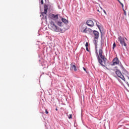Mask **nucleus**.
<instances>
[{"mask_svg":"<svg viewBox=\"0 0 129 129\" xmlns=\"http://www.w3.org/2000/svg\"><path fill=\"white\" fill-rule=\"evenodd\" d=\"M103 12L104 13L105 15H106V11H105V10H103Z\"/></svg>","mask_w":129,"mask_h":129,"instance_id":"nucleus-24","label":"nucleus"},{"mask_svg":"<svg viewBox=\"0 0 129 129\" xmlns=\"http://www.w3.org/2000/svg\"><path fill=\"white\" fill-rule=\"evenodd\" d=\"M39 3L41 4V5H43L44 1L43 0H39Z\"/></svg>","mask_w":129,"mask_h":129,"instance_id":"nucleus-14","label":"nucleus"},{"mask_svg":"<svg viewBox=\"0 0 129 129\" xmlns=\"http://www.w3.org/2000/svg\"><path fill=\"white\" fill-rule=\"evenodd\" d=\"M99 53V54H98ZM96 55L98 59L99 63L104 67L106 66V63L107 62V59L105 58V56L103 54V51H102V48L99 49L98 52H97V49H96Z\"/></svg>","mask_w":129,"mask_h":129,"instance_id":"nucleus-1","label":"nucleus"},{"mask_svg":"<svg viewBox=\"0 0 129 129\" xmlns=\"http://www.w3.org/2000/svg\"><path fill=\"white\" fill-rule=\"evenodd\" d=\"M100 31L101 32V30H100Z\"/></svg>","mask_w":129,"mask_h":129,"instance_id":"nucleus-30","label":"nucleus"},{"mask_svg":"<svg viewBox=\"0 0 129 129\" xmlns=\"http://www.w3.org/2000/svg\"><path fill=\"white\" fill-rule=\"evenodd\" d=\"M55 110H56V111H58V109H57V108H56V109H55Z\"/></svg>","mask_w":129,"mask_h":129,"instance_id":"nucleus-26","label":"nucleus"},{"mask_svg":"<svg viewBox=\"0 0 129 129\" xmlns=\"http://www.w3.org/2000/svg\"><path fill=\"white\" fill-rule=\"evenodd\" d=\"M93 33L95 39L97 40V39L99 38V32L94 30Z\"/></svg>","mask_w":129,"mask_h":129,"instance_id":"nucleus-9","label":"nucleus"},{"mask_svg":"<svg viewBox=\"0 0 129 129\" xmlns=\"http://www.w3.org/2000/svg\"><path fill=\"white\" fill-rule=\"evenodd\" d=\"M86 24L89 26V27H93V26H94V23H93V21L91 20L87 21Z\"/></svg>","mask_w":129,"mask_h":129,"instance_id":"nucleus-8","label":"nucleus"},{"mask_svg":"<svg viewBox=\"0 0 129 129\" xmlns=\"http://www.w3.org/2000/svg\"><path fill=\"white\" fill-rule=\"evenodd\" d=\"M106 69H107V70H108V68H107V67H106Z\"/></svg>","mask_w":129,"mask_h":129,"instance_id":"nucleus-28","label":"nucleus"},{"mask_svg":"<svg viewBox=\"0 0 129 129\" xmlns=\"http://www.w3.org/2000/svg\"><path fill=\"white\" fill-rule=\"evenodd\" d=\"M50 19H51V20H53V21H55V23L58 25V26H59V27H62V24H63V22H61V17L59 15H54L53 14H49V16Z\"/></svg>","mask_w":129,"mask_h":129,"instance_id":"nucleus-2","label":"nucleus"},{"mask_svg":"<svg viewBox=\"0 0 129 129\" xmlns=\"http://www.w3.org/2000/svg\"><path fill=\"white\" fill-rule=\"evenodd\" d=\"M86 50L87 52H89V49H88V47H86Z\"/></svg>","mask_w":129,"mask_h":129,"instance_id":"nucleus-16","label":"nucleus"},{"mask_svg":"<svg viewBox=\"0 0 129 129\" xmlns=\"http://www.w3.org/2000/svg\"><path fill=\"white\" fill-rule=\"evenodd\" d=\"M83 69L84 70V71H85V72H87L86 69H85V68H83Z\"/></svg>","mask_w":129,"mask_h":129,"instance_id":"nucleus-25","label":"nucleus"},{"mask_svg":"<svg viewBox=\"0 0 129 129\" xmlns=\"http://www.w3.org/2000/svg\"><path fill=\"white\" fill-rule=\"evenodd\" d=\"M45 113H46V114H48V113H49V112L47 111V109L45 110Z\"/></svg>","mask_w":129,"mask_h":129,"instance_id":"nucleus-23","label":"nucleus"},{"mask_svg":"<svg viewBox=\"0 0 129 129\" xmlns=\"http://www.w3.org/2000/svg\"><path fill=\"white\" fill-rule=\"evenodd\" d=\"M117 40L121 45L122 47H123L124 46V47L126 48V43H125V41H124V39L123 38H122L121 36H119Z\"/></svg>","mask_w":129,"mask_h":129,"instance_id":"nucleus-4","label":"nucleus"},{"mask_svg":"<svg viewBox=\"0 0 129 129\" xmlns=\"http://www.w3.org/2000/svg\"><path fill=\"white\" fill-rule=\"evenodd\" d=\"M49 28L50 30L53 31V32H59V27L56 25L55 22L53 21H51L50 22V26Z\"/></svg>","mask_w":129,"mask_h":129,"instance_id":"nucleus-3","label":"nucleus"},{"mask_svg":"<svg viewBox=\"0 0 129 129\" xmlns=\"http://www.w3.org/2000/svg\"><path fill=\"white\" fill-rule=\"evenodd\" d=\"M118 2L119 3V2H120V1L119 0Z\"/></svg>","mask_w":129,"mask_h":129,"instance_id":"nucleus-29","label":"nucleus"},{"mask_svg":"<svg viewBox=\"0 0 129 129\" xmlns=\"http://www.w3.org/2000/svg\"><path fill=\"white\" fill-rule=\"evenodd\" d=\"M125 40H126V41H127V39H126V38H125Z\"/></svg>","mask_w":129,"mask_h":129,"instance_id":"nucleus-27","label":"nucleus"},{"mask_svg":"<svg viewBox=\"0 0 129 129\" xmlns=\"http://www.w3.org/2000/svg\"><path fill=\"white\" fill-rule=\"evenodd\" d=\"M119 4L121 5V6H122V8H123V4L122 3H121V2H119Z\"/></svg>","mask_w":129,"mask_h":129,"instance_id":"nucleus-18","label":"nucleus"},{"mask_svg":"<svg viewBox=\"0 0 129 129\" xmlns=\"http://www.w3.org/2000/svg\"><path fill=\"white\" fill-rule=\"evenodd\" d=\"M82 33H87V27H85L84 30H81Z\"/></svg>","mask_w":129,"mask_h":129,"instance_id":"nucleus-12","label":"nucleus"},{"mask_svg":"<svg viewBox=\"0 0 129 129\" xmlns=\"http://www.w3.org/2000/svg\"><path fill=\"white\" fill-rule=\"evenodd\" d=\"M116 47V44H115V42H114L113 44L112 49L113 50H114V48Z\"/></svg>","mask_w":129,"mask_h":129,"instance_id":"nucleus-13","label":"nucleus"},{"mask_svg":"<svg viewBox=\"0 0 129 129\" xmlns=\"http://www.w3.org/2000/svg\"><path fill=\"white\" fill-rule=\"evenodd\" d=\"M69 118H72V114H70V116L69 117Z\"/></svg>","mask_w":129,"mask_h":129,"instance_id":"nucleus-21","label":"nucleus"},{"mask_svg":"<svg viewBox=\"0 0 129 129\" xmlns=\"http://www.w3.org/2000/svg\"><path fill=\"white\" fill-rule=\"evenodd\" d=\"M119 4L121 5V6H122V8H123V4L122 3H121V2H119Z\"/></svg>","mask_w":129,"mask_h":129,"instance_id":"nucleus-19","label":"nucleus"},{"mask_svg":"<svg viewBox=\"0 0 129 129\" xmlns=\"http://www.w3.org/2000/svg\"><path fill=\"white\" fill-rule=\"evenodd\" d=\"M85 46L86 47H88V42H86V43L85 44Z\"/></svg>","mask_w":129,"mask_h":129,"instance_id":"nucleus-22","label":"nucleus"},{"mask_svg":"<svg viewBox=\"0 0 129 129\" xmlns=\"http://www.w3.org/2000/svg\"><path fill=\"white\" fill-rule=\"evenodd\" d=\"M115 74L118 77H120L122 80H124V81H125V78H124V77L122 76V74H121V73L118 70H116L115 71Z\"/></svg>","mask_w":129,"mask_h":129,"instance_id":"nucleus-5","label":"nucleus"},{"mask_svg":"<svg viewBox=\"0 0 129 129\" xmlns=\"http://www.w3.org/2000/svg\"><path fill=\"white\" fill-rule=\"evenodd\" d=\"M118 1H119V0H117Z\"/></svg>","mask_w":129,"mask_h":129,"instance_id":"nucleus-31","label":"nucleus"},{"mask_svg":"<svg viewBox=\"0 0 129 129\" xmlns=\"http://www.w3.org/2000/svg\"><path fill=\"white\" fill-rule=\"evenodd\" d=\"M60 21L61 22V23L62 22L65 24V25H67V24H68V20H67L65 18H62V17H61Z\"/></svg>","mask_w":129,"mask_h":129,"instance_id":"nucleus-11","label":"nucleus"},{"mask_svg":"<svg viewBox=\"0 0 129 129\" xmlns=\"http://www.w3.org/2000/svg\"><path fill=\"white\" fill-rule=\"evenodd\" d=\"M123 12L124 16H126V12H125V10H123Z\"/></svg>","mask_w":129,"mask_h":129,"instance_id":"nucleus-17","label":"nucleus"},{"mask_svg":"<svg viewBox=\"0 0 129 129\" xmlns=\"http://www.w3.org/2000/svg\"><path fill=\"white\" fill-rule=\"evenodd\" d=\"M97 26L98 27V29L100 30V25L97 24V23H96Z\"/></svg>","mask_w":129,"mask_h":129,"instance_id":"nucleus-15","label":"nucleus"},{"mask_svg":"<svg viewBox=\"0 0 129 129\" xmlns=\"http://www.w3.org/2000/svg\"><path fill=\"white\" fill-rule=\"evenodd\" d=\"M70 69L72 71L74 70V71H77V67H76V66L75 64H73V63L71 64Z\"/></svg>","mask_w":129,"mask_h":129,"instance_id":"nucleus-10","label":"nucleus"},{"mask_svg":"<svg viewBox=\"0 0 129 129\" xmlns=\"http://www.w3.org/2000/svg\"><path fill=\"white\" fill-rule=\"evenodd\" d=\"M44 12L42 13V16L45 15V18H47V13L48 12V6L47 5L44 6Z\"/></svg>","mask_w":129,"mask_h":129,"instance_id":"nucleus-7","label":"nucleus"},{"mask_svg":"<svg viewBox=\"0 0 129 129\" xmlns=\"http://www.w3.org/2000/svg\"><path fill=\"white\" fill-rule=\"evenodd\" d=\"M119 4L121 5V6H122V8H123V4L122 3H121V2H119Z\"/></svg>","mask_w":129,"mask_h":129,"instance_id":"nucleus-20","label":"nucleus"},{"mask_svg":"<svg viewBox=\"0 0 129 129\" xmlns=\"http://www.w3.org/2000/svg\"><path fill=\"white\" fill-rule=\"evenodd\" d=\"M119 64V61L118 60V58L117 57H115L112 61V66H114L115 65H118Z\"/></svg>","mask_w":129,"mask_h":129,"instance_id":"nucleus-6","label":"nucleus"}]
</instances>
